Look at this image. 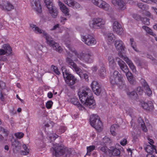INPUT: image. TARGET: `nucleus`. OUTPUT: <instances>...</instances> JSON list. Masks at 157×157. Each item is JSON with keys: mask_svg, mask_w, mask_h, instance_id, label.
Here are the masks:
<instances>
[{"mask_svg": "<svg viewBox=\"0 0 157 157\" xmlns=\"http://www.w3.org/2000/svg\"><path fill=\"white\" fill-rule=\"evenodd\" d=\"M83 76L84 78L85 79V81L87 82L88 81L89 78L88 75L86 73H84L83 74Z\"/></svg>", "mask_w": 157, "mask_h": 157, "instance_id": "6e6d98bb", "label": "nucleus"}, {"mask_svg": "<svg viewBox=\"0 0 157 157\" xmlns=\"http://www.w3.org/2000/svg\"><path fill=\"white\" fill-rule=\"evenodd\" d=\"M92 1L93 3L99 7L105 10H108V4L102 0H92Z\"/></svg>", "mask_w": 157, "mask_h": 157, "instance_id": "6ab92c4d", "label": "nucleus"}, {"mask_svg": "<svg viewBox=\"0 0 157 157\" xmlns=\"http://www.w3.org/2000/svg\"><path fill=\"white\" fill-rule=\"evenodd\" d=\"M7 60L6 57L5 56H0V60L2 61H6Z\"/></svg>", "mask_w": 157, "mask_h": 157, "instance_id": "680f3d73", "label": "nucleus"}, {"mask_svg": "<svg viewBox=\"0 0 157 157\" xmlns=\"http://www.w3.org/2000/svg\"><path fill=\"white\" fill-rule=\"evenodd\" d=\"M115 39V36L112 33H110L109 35V42H110V40L112 41V40H114Z\"/></svg>", "mask_w": 157, "mask_h": 157, "instance_id": "de8ad7c7", "label": "nucleus"}, {"mask_svg": "<svg viewBox=\"0 0 157 157\" xmlns=\"http://www.w3.org/2000/svg\"><path fill=\"white\" fill-rule=\"evenodd\" d=\"M66 130V128L64 127H61L60 128V130L61 133L64 132Z\"/></svg>", "mask_w": 157, "mask_h": 157, "instance_id": "bf43d9fd", "label": "nucleus"}, {"mask_svg": "<svg viewBox=\"0 0 157 157\" xmlns=\"http://www.w3.org/2000/svg\"><path fill=\"white\" fill-rule=\"evenodd\" d=\"M142 28L149 34L153 36H155L156 35L152 32L151 29H150L148 27L146 26H142Z\"/></svg>", "mask_w": 157, "mask_h": 157, "instance_id": "f704fd0d", "label": "nucleus"}, {"mask_svg": "<svg viewBox=\"0 0 157 157\" xmlns=\"http://www.w3.org/2000/svg\"><path fill=\"white\" fill-rule=\"evenodd\" d=\"M140 105L143 109L148 111L151 110L154 108L153 103L152 101H150L147 102L143 101H141L140 103Z\"/></svg>", "mask_w": 157, "mask_h": 157, "instance_id": "aec40b11", "label": "nucleus"}, {"mask_svg": "<svg viewBox=\"0 0 157 157\" xmlns=\"http://www.w3.org/2000/svg\"><path fill=\"white\" fill-rule=\"evenodd\" d=\"M52 144L53 146L50 150L53 155L55 157H60L62 155L67 157L70 154L69 150L63 145L53 142Z\"/></svg>", "mask_w": 157, "mask_h": 157, "instance_id": "20e7f679", "label": "nucleus"}, {"mask_svg": "<svg viewBox=\"0 0 157 157\" xmlns=\"http://www.w3.org/2000/svg\"><path fill=\"white\" fill-rule=\"evenodd\" d=\"M0 131H2L3 133H4L5 134V135L6 136H7L9 133V132L8 131L2 128H1Z\"/></svg>", "mask_w": 157, "mask_h": 157, "instance_id": "5fc2aeb1", "label": "nucleus"}, {"mask_svg": "<svg viewBox=\"0 0 157 157\" xmlns=\"http://www.w3.org/2000/svg\"><path fill=\"white\" fill-rule=\"evenodd\" d=\"M43 47L41 44L37 45L35 49L36 53L34 56L35 58L37 60L38 62H42L45 63L43 57L42 56V49Z\"/></svg>", "mask_w": 157, "mask_h": 157, "instance_id": "9b49d317", "label": "nucleus"}, {"mask_svg": "<svg viewBox=\"0 0 157 157\" xmlns=\"http://www.w3.org/2000/svg\"><path fill=\"white\" fill-rule=\"evenodd\" d=\"M133 17L137 20H141L140 16L138 14H134L132 15Z\"/></svg>", "mask_w": 157, "mask_h": 157, "instance_id": "3c124183", "label": "nucleus"}, {"mask_svg": "<svg viewBox=\"0 0 157 157\" xmlns=\"http://www.w3.org/2000/svg\"><path fill=\"white\" fill-rule=\"evenodd\" d=\"M138 121L139 124L140 125L143 130L144 132H146L147 131V129L144 125V123L142 118L140 117L138 118Z\"/></svg>", "mask_w": 157, "mask_h": 157, "instance_id": "473e14b6", "label": "nucleus"}, {"mask_svg": "<svg viewBox=\"0 0 157 157\" xmlns=\"http://www.w3.org/2000/svg\"><path fill=\"white\" fill-rule=\"evenodd\" d=\"M2 48H3L7 56L13 55L12 48L10 45L7 44H5L2 45Z\"/></svg>", "mask_w": 157, "mask_h": 157, "instance_id": "393cba45", "label": "nucleus"}, {"mask_svg": "<svg viewBox=\"0 0 157 157\" xmlns=\"http://www.w3.org/2000/svg\"><path fill=\"white\" fill-rule=\"evenodd\" d=\"M51 68L56 75H59L60 74L59 70L56 66L52 65L51 67Z\"/></svg>", "mask_w": 157, "mask_h": 157, "instance_id": "a19ab883", "label": "nucleus"}, {"mask_svg": "<svg viewBox=\"0 0 157 157\" xmlns=\"http://www.w3.org/2000/svg\"><path fill=\"white\" fill-rule=\"evenodd\" d=\"M53 105L52 101H47L46 103V106L48 109L51 108Z\"/></svg>", "mask_w": 157, "mask_h": 157, "instance_id": "c03bdc74", "label": "nucleus"}, {"mask_svg": "<svg viewBox=\"0 0 157 157\" xmlns=\"http://www.w3.org/2000/svg\"><path fill=\"white\" fill-rule=\"evenodd\" d=\"M71 101L73 104L76 106L80 110H85V107L79 102L78 99L77 98H71Z\"/></svg>", "mask_w": 157, "mask_h": 157, "instance_id": "5701e85b", "label": "nucleus"}, {"mask_svg": "<svg viewBox=\"0 0 157 157\" xmlns=\"http://www.w3.org/2000/svg\"><path fill=\"white\" fill-rule=\"evenodd\" d=\"M127 140L126 139H123L121 141L120 144L121 145L124 146L127 144Z\"/></svg>", "mask_w": 157, "mask_h": 157, "instance_id": "603ef678", "label": "nucleus"}, {"mask_svg": "<svg viewBox=\"0 0 157 157\" xmlns=\"http://www.w3.org/2000/svg\"><path fill=\"white\" fill-rule=\"evenodd\" d=\"M91 69L93 72H95L98 69V67L96 66H94L92 67Z\"/></svg>", "mask_w": 157, "mask_h": 157, "instance_id": "052dcab7", "label": "nucleus"}, {"mask_svg": "<svg viewBox=\"0 0 157 157\" xmlns=\"http://www.w3.org/2000/svg\"><path fill=\"white\" fill-rule=\"evenodd\" d=\"M30 26L36 33L42 34L45 38L47 43L50 46L52 47L54 49L59 52H62L63 49L59 44L54 41L52 38L50 37L45 31L42 30L33 24H30Z\"/></svg>", "mask_w": 157, "mask_h": 157, "instance_id": "7ed1b4c3", "label": "nucleus"}, {"mask_svg": "<svg viewBox=\"0 0 157 157\" xmlns=\"http://www.w3.org/2000/svg\"><path fill=\"white\" fill-rule=\"evenodd\" d=\"M119 56L120 58H122L124 60L133 72H135L136 71V68L133 63L126 55H122L120 53L119 54Z\"/></svg>", "mask_w": 157, "mask_h": 157, "instance_id": "2eb2a0df", "label": "nucleus"}, {"mask_svg": "<svg viewBox=\"0 0 157 157\" xmlns=\"http://www.w3.org/2000/svg\"><path fill=\"white\" fill-rule=\"evenodd\" d=\"M113 30L119 35H121L123 32V29L121 25L117 22L115 21L113 26Z\"/></svg>", "mask_w": 157, "mask_h": 157, "instance_id": "412c9836", "label": "nucleus"}, {"mask_svg": "<svg viewBox=\"0 0 157 157\" xmlns=\"http://www.w3.org/2000/svg\"><path fill=\"white\" fill-rule=\"evenodd\" d=\"M58 3L60 9L62 12L64 14L65 16H68L69 15V9L60 1H59Z\"/></svg>", "mask_w": 157, "mask_h": 157, "instance_id": "b1692460", "label": "nucleus"}, {"mask_svg": "<svg viewBox=\"0 0 157 157\" xmlns=\"http://www.w3.org/2000/svg\"><path fill=\"white\" fill-rule=\"evenodd\" d=\"M108 143V137L105 136L101 140V142H95L94 144L98 145H100L99 147L100 150L105 153H106L107 150L106 145Z\"/></svg>", "mask_w": 157, "mask_h": 157, "instance_id": "f8f14e48", "label": "nucleus"}, {"mask_svg": "<svg viewBox=\"0 0 157 157\" xmlns=\"http://www.w3.org/2000/svg\"><path fill=\"white\" fill-rule=\"evenodd\" d=\"M145 149L146 151L150 154H152L154 150H156V147L153 145H147L145 147Z\"/></svg>", "mask_w": 157, "mask_h": 157, "instance_id": "bb28decb", "label": "nucleus"}, {"mask_svg": "<svg viewBox=\"0 0 157 157\" xmlns=\"http://www.w3.org/2000/svg\"><path fill=\"white\" fill-rule=\"evenodd\" d=\"M23 147L24 151H21V154L23 155H27L29 153V149L25 144L23 145Z\"/></svg>", "mask_w": 157, "mask_h": 157, "instance_id": "72a5a7b5", "label": "nucleus"}, {"mask_svg": "<svg viewBox=\"0 0 157 157\" xmlns=\"http://www.w3.org/2000/svg\"><path fill=\"white\" fill-rule=\"evenodd\" d=\"M122 148V147L118 144H116L115 147H110V149H109V154L111 153L113 156H120V150Z\"/></svg>", "mask_w": 157, "mask_h": 157, "instance_id": "ddd939ff", "label": "nucleus"}, {"mask_svg": "<svg viewBox=\"0 0 157 157\" xmlns=\"http://www.w3.org/2000/svg\"><path fill=\"white\" fill-rule=\"evenodd\" d=\"M105 23V20L100 18H94L90 22L89 25L91 28L98 29L103 27Z\"/></svg>", "mask_w": 157, "mask_h": 157, "instance_id": "6e6552de", "label": "nucleus"}, {"mask_svg": "<svg viewBox=\"0 0 157 157\" xmlns=\"http://www.w3.org/2000/svg\"><path fill=\"white\" fill-rule=\"evenodd\" d=\"M65 44L71 52H67L68 57L66 59V62L68 63L70 67L75 71L81 78V73H82V70L77 66L76 64L73 61L72 59L76 61L77 59H75L74 58V56H76L83 62L87 63H90L93 62V59L90 53L87 54L81 52L78 54L75 49L71 47L70 45V41L69 38L66 39L65 41Z\"/></svg>", "mask_w": 157, "mask_h": 157, "instance_id": "f257e3e1", "label": "nucleus"}, {"mask_svg": "<svg viewBox=\"0 0 157 157\" xmlns=\"http://www.w3.org/2000/svg\"><path fill=\"white\" fill-rule=\"evenodd\" d=\"M0 7L3 10L7 11H10L13 9V6L9 2L0 6Z\"/></svg>", "mask_w": 157, "mask_h": 157, "instance_id": "a878e982", "label": "nucleus"}, {"mask_svg": "<svg viewBox=\"0 0 157 157\" xmlns=\"http://www.w3.org/2000/svg\"><path fill=\"white\" fill-rule=\"evenodd\" d=\"M90 123L91 126L98 132H100L102 130V124L99 116L97 114H93L90 116Z\"/></svg>", "mask_w": 157, "mask_h": 157, "instance_id": "423d86ee", "label": "nucleus"}, {"mask_svg": "<svg viewBox=\"0 0 157 157\" xmlns=\"http://www.w3.org/2000/svg\"><path fill=\"white\" fill-rule=\"evenodd\" d=\"M72 7L74 8L78 9L80 8V6L78 3L74 2Z\"/></svg>", "mask_w": 157, "mask_h": 157, "instance_id": "09e8293b", "label": "nucleus"}, {"mask_svg": "<svg viewBox=\"0 0 157 157\" xmlns=\"http://www.w3.org/2000/svg\"><path fill=\"white\" fill-rule=\"evenodd\" d=\"M5 83L3 82L0 81V89H2L5 87Z\"/></svg>", "mask_w": 157, "mask_h": 157, "instance_id": "864d4df0", "label": "nucleus"}, {"mask_svg": "<svg viewBox=\"0 0 157 157\" xmlns=\"http://www.w3.org/2000/svg\"><path fill=\"white\" fill-rule=\"evenodd\" d=\"M127 94L129 97L134 99L136 98L138 95L137 93L134 91L131 92H127Z\"/></svg>", "mask_w": 157, "mask_h": 157, "instance_id": "58836bf2", "label": "nucleus"}, {"mask_svg": "<svg viewBox=\"0 0 157 157\" xmlns=\"http://www.w3.org/2000/svg\"><path fill=\"white\" fill-rule=\"evenodd\" d=\"M79 99L83 105L90 109L95 107L96 104L92 92L90 89L86 88L78 92Z\"/></svg>", "mask_w": 157, "mask_h": 157, "instance_id": "f03ea898", "label": "nucleus"}, {"mask_svg": "<svg viewBox=\"0 0 157 157\" xmlns=\"http://www.w3.org/2000/svg\"><path fill=\"white\" fill-rule=\"evenodd\" d=\"M114 44L116 49L119 52L118 55L120 53L123 55L122 52L124 51L125 46L123 42L120 40H117L114 41Z\"/></svg>", "mask_w": 157, "mask_h": 157, "instance_id": "dca6fc26", "label": "nucleus"}, {"mask_svg": "<svg viewBox=\"0 0 157 157\" xmlns=\"http://www.w3.org/2000/svg\"><path fill=\"white\" fill-rule=\"evenodd\" d=\"M91 87L94 93L98 95L101 93V89L98 82L95 81H92L91 84Z\"/></svg>", "mask_w": 157, "mask_h": 157, "instance_id": "f3484780", "label": "nucleus"}, {"mask_svg": "<svg viewBox=\"0 0 157 157\" xmlns=\"http://www.w3.org/2000/svg\"><path fill=\"white\" fill-rule=\"evenodd\" d=\"M64 2L70 6H72L74 1L73 0H63Z\"/></svg>", "mask_w": 157, "mask_h": 157, "instance_id": "37998d69", "label": "nucleus"}, {"mask_svg": "<svg viewBox=\"0 0 157 157\" xmlns=\"http://www.w3.org/2000/svg\"><path fill=\"white\" fill-rule=\"evenodd\" d=\"M141 20L143 23L145 25H148L150 24L149 20L147 18H143V20Z\"/></svg>", "mask_w": 157, "mask_h": 157, "instance_id": "49530a36", "label": "nucleus"}, {"mask_svg": "<svg viewBox=\"0 0 157 157\" xmlns=\"http://www.w3.org/2000/svg\"><path fill=\"white\" fill-rule=\"evenodd\" d=\"M147 140L148 143L150 144V145H153V144L154 143V141L152 139L148 138H147Z\"/></svg>", "mask_w": 157, "mask_h": 157, "instance_id": "13d9d810", "label": "nucleus"}, {"mask_svg": "<svg viewBox=\"0 0 157 157\" xmlns=\"http://www.w3.org/2000/svg\"><path fill=\"white\" fill-rule=\"evenodd\" d=\"M12 145L13 147H14V149L18 151L21 148V144L18 141L15 140L12 143Z\"/></svg>", "mask_w": 157, "mask_h": 157, "instance_id": "7c9ffc66", "label": "nucleus"}, {"mask_svg": "<svg viewBox=\"0 0 157 157\" xmlns=\"http://www.w3.org/2000/svg\"><path fill=\"white\" fill-rule=\"evenodd\" d=\"M141 82L145 92L148 96H150L152 94V92L145 80L142 79Z\"/></svg>", "mask_w": 157, "mask_h": 157, "instance_id": "4be33fe9", "label": "nucleus"}, {"mask_svg": "<svg viewBox=\"0 0 157 157\" xmlns=\"http://www.w3.org/2000/svg\"><path fill=\"white\" fill-rule=\"evenodd\" d=\"M100 75L102 78H104L106 76V73L105 68L102 67L100 71Z\"/></svg>", "mask_w": 157, "mask_h": 157, "instance_id": "ea45409f", "label": "nucleus"}, {"mask_svg": "<svg viewBox=\"0 0 157 157\" xmlns=\"http://www.w3.org/2000/svg\"><path fill=\"white\" fill-rule=\"evenodd\" d=\"M118 126L116 124H114L112 125L110 128V131L111 134L113 136H115L116 135V131L118 128Z\"/></svg>", "mask_w": 157, "mask_h": 157, "instance_id": "2f4dec72", "label": "nucleus"}, {"mask_svg": "<svg viewBox=\"0 0 157 157\" xmlns=\"http://www.w3.org/2000/svg\"><path fill=\"white\" fill-rule=\"evenodd\" d=\"M48 97L49 98H52L53 96V94L52 93L50 92L48 93L47 94Z\"/></svg>", "mask_w": 157, "mask_h": 157, "instance_id": "69168bd1", "label": "nucleus"}, {"mask_svg": "<svg viewBox=\"0 0 157 157\" xmlns=\"http://www.w3.org/2000/svg\"><path fill=\"white\" fill-rule=\"evenodd\" d=\"M33 9L38 13L42 12V8L39 0H30Z\"/></svg>", "mask_w": 157, "mask_h": 157, "instance_id": "4468645a", "label": "nucleus"}, {"mask_svg": "<svg viewBox=\"0 0 157 157\" xmlns=\"http://www.w3.org/2000/svg\"><path fill=\"white\" fill-rule=\"evenodd\" d=\"M44 3L48 10L49 13L52 17L56 18L57 15L58 10L56 8L54 7L52 3L50 0H44Z\"/></svg>", "mask_w": 157, "mask_h": 157, "instance_id": "1a4fd4ad", "label": "nucleus"}, {"mask_svg": "<svg viewBox=\"0 0 157 157\" xmlns=\"http://www.w3.org/2000/svg\"><path fill=\"white\" fill-rule=\"evenodd\" d=\"M0 99L2 101L4 100V97L2 94V92L0 93Z\"/></svg>", "mask_w": 157, "mask_h": 157, "instance_id": "338daca9", "label": "nucleus"}, {"mask_svg": "<svg viewBox=\"0 0 157 157\" xmlns=\"http://www.w3.org/2000/svg\"><path fill=\"white\" fill-rule=\"evenodd\" d=\"M59 24H57L56 25H55L53 28L51 29V30H56L57 29H59L58 32L59 33H61L63 31V30L64 29V28L63 27H61V28L59 29ZM66 32H67V33H68L70 31V30L69 29H68V28H66V29H64V30Z\"/></svg>", "mask_w": 157, "mask_h": 157, "instance_id": "c85d7f7f", "label": "nucleus"}, {"mask_svg": "<svg viewBox=\"0 0 157 157\" xmlns=\"http://www.w3.org/2000/svg\"><path fill=\"white\" fill-rule=\"evenodd\" d=\"M138 7L143 10H146L148 9V6L143 3H139L138 4Z\"/></svg>", "mask_w": 157, "mask_h": 157, "instance_id": "4c0bfd02", "label": "nucleus"}, {"mask_svg": "<svg viewBox=\"0 0 157 157\" xmlns=\"http://www.w3.org/2000/svg\"><path fill=\"white\" fill-rule=\"evenodd\" d=\"M5 55H6L4 49H0V56H2Z\"/></svg>", "mask_w": 157, "mask_h": 157, "instance_id": "4d7b16f0", "label": "nucleus"}, {"mask_svg": "<svg viewBox=\"0 0 157 157\" xmlns=\"http://www.w3.org/2000/svg\"><path fill=\"white\" fill-rule=\"evenodd\" d=\"M14 135L17 138L21 139L23 137L24 134L22 132H18L15 133Z\"/></svg>", "mask_w": 157, "mask_h": 157, "instance_id": "79ce46f5", "label": "nucleus"}, {"mask_svg": "<svg viewBox=\"0 0 157 157\" xmlns=\"http://www.w3.org/2000/svg\"><path fill=\"white\" fill-rule=\"evenodd\" d=\"M82 40L88 46H93L96 43V41L94 38L90 35L83 36L81 35Z\"/></svg>", "mask_w": 157, "mask_h": 157, "instance_id": "9d476101", "label": "nucleus"}, {"mask_svg": "<svg viewBox=\"0 0 157 157\" xmlns=\"http://www.w3.org/2000/svg\"><path fill=\"white\" fill-rule=\"evenodd\" d=\"M112 3L119 10H124L126 8L125 4L123 0H113Z\"/></svg>", "mask_w": 157, "mask_h": 157, "instance_id": "a211bd4d", "label": "nucleus"}, {"mask_svg": "<svg viewBox=\"0 0 157 157\" xmlns=\"http://www.w3.org/2000/svg\"><path fill=\"white\" fill-rule=\"evenodd\" d=\"M66 83L69 86H72L76 82H78V80L71 74L69 73L64 67L61 68Z\"/></svg>", "mask_w": 157, "mask_h": 157, "instance_id": "0eeeda50", "label": "nucleus"}, {"mask_svg": "<svg viewBox=\"0 0 157 157\" xmlns=\"http://www.w3.org/2000/svg\"><path fill=\"white\" fill-rule=\"evenodd\" d=\"M114 58L111 56L109 59V64L110 66H113L114 65Z\"/></svg>", "mask_w": 157, "mask_h": 157, "instance_id": "a18cd8bd", "label": "nucleus"}, {"mask_svg": "<svg viewBox=\"0 0 157 157\" xmlns=\"http://www.w3.org/2000/svg\"><path fill=\"white\" fill-rule=\"evenodd\" d=\"M66 20V19L63 17H61V22L63 24L65 23V21Z\"/></svg>", "mask_w": 157, "mask_h": 157, "instance_id": "e2e57ef3", "label": "nucleus"}, {"mask_svg": "<svg viewBox=\"0 0 157 157\" xmlns=\"http://www.w3.org/2000/svg\"><path fill=\"white\" fill-rule=\"evenodd\" d=\"M108 44V43L107 41L106 42V44H105V43H104L103 45V47H104V48L106 50H107V45Z\"/></svg>", "mask_w": 157, "mask_h": 157, "instance_id": "0e129e2a", "label": "nucleus"}, {"mask_svg": "<svg viewBox=\"0 0 157 157\" xmlns=\"http://www.w3.org/2000/svg\"><path fill=\"white\" fill-rule=\"evenodd\" d=\"M116 60L121 69L124 73L130 84H133L135 83V81L132 73L128 71V69L126 63L119 57H117Z\"/></svg>", "mask_w": 157, "mask_h": 157, "instance_id": "39448f33", "label": "nucleus"}, {"mask_svg": "<svg viewBox=\"0 0 157 157\" xmlns=\"http://www.w3.org/2000/svg\"><path fill=\"white\" fill-rule=\"evenodd\" d=\"M113 77L115 78V80H118L120 83H122V77L118 71H114L113 73Z\"/></svg>", "mask_w": 157, "mask_h": 157, "instance_id": "c756f323", "label": "nucleus"}, {"mask_svg": "<svg viewBox=\"0 0 157 157\" xmlns=\"http://www.w3.org/2000/svg\"><path fill=\"white\" fill-rule=\"evenodd\" d=\"M47 139H48L50 143H51L52 141L56 140L58 137V136L57 135L50 132L47 133Z\"/></svg>", "mask_w": 157, "mask_h": 157, "instance_id": "cd10ccee", "label": "nucleus"}, {"mask_svg": "<svg viewBox=\"0 0 157 157\" xmlns=\"http://www.w3.org/2000/svg\"><path fill=\"white\" fill-rule=\"evenodd\" d=\"M131 46L133 49L136 52H138V51L137 49L135 42L134 41V39L132 38H131L129 40Z\"/></svg>", "mask_w": 157, "mask_h": 157, "instance_id": "e433bc0d", "label": "nucleus"}, {"mask_svg": "<svg viewBox=\"0 0 157 157\" xmlns=\"http://www.w3.org/2000/svg\"><path fill=\"white\" fill-rule=\"evenodd\" d=\"M143 90L141 88V87H138L137 89L136 93L137 94L139 95L143 93Z\"/></svg>", "mask_w": 157, "mask_h": 157, "instance_id": "8fccbe9b", "label": "nucleus"}, {"mask_svg": "<svg viewBox=\"0 0 157 157\" xmlns=\"http://www.w3.org/2000/svg\"><path fill=\"white\" fill-rule=\"evenodd\" d=\"M146 157H155V156L152 154H147L146 155Z\"/></svg>", "mask_w": 157, "mask_h": 157, "instance_id": "774afa93", "label": "nucleus"}, {"mask_svg": "<svg viewBox=\"0 0 157 157\" xmlns=\"http://www.w3.org/2000/svg\"><path fill=\"white\" fill-rule=\"evenodd\" d=\"M95 146L94 145H91L89 146H87L86 147L87 152L86 155H90L91 154L90 152L94 150L95 149Z\"/></svg>", "mask_w": 157, "mask_h": 157, "instance_id": "c9c22d12", "label": "nucleus"}]
</instances>
